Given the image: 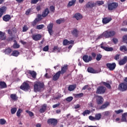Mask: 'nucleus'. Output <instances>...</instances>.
<instances>
[{"label":"nucleus","mask_w":127,"mask_h":127,"mask_svg":"<svg viewBox=\"0 0 127 127\" xmlns=\"http://www.w3.org/2000/svg\"><path fill=\"white\" fill-rule=\"evenodd\" d=\"M106 66L110 71H114L115 69H116V67H117V64L115 63L112 64L107 63L106 64Z\"/></svg>","instance_id":"9"},{"label":"nucleus","mask_w":127,"mask_h":127,"mask_svg":"<svg viewBox=\"0 0 127 127\" xmlns=\"http://www.w3.org/2000/svg\"><path fill=\"white\" fill-rule=\"evenodd\" d=\"M56 50H57L58 52H60L61 49L59 48L57 46H54L53 49V52H54V51H56Z\"/></svg>","instance_id":"40"},{"label":"nucleus","mask_w":127,"mask_h":127,"mask_svg":"<svg viewBox=\"0 0 127 127\" xmlns=\"http://www.w3.org/2000/svg\"><path fill=\"white\" fill-rule=\"evenodd\" d=\"M103 35H104V37H105V38H111V37L116 35V31L107 30L103 33Z\"/></svg>","instance_id":"3"},{"label":"nucleus","mask_w":127,"mask_h":127,"mask_svg":"<svg viewBox=\"0 0 127 127\" xmlns=\"http://www.w3.org/2000/svg\"><path fill=\"white\" fill-rule=\"evenodd\" d=\"M49 12H50V11H49V8H46L42 12V17H46V16H47L48 14H49Z\"/></svg>","instance_id":"22"},{"label":"nucleus","mask_w":127,"mask_h":127,"mask_svg":"<svg viewBox=\"0 0 127 127\" xmlns=\"http://www.w3.org/2000/svg\"><path fill=\"white\" fill-rule=\"evenodd\" d=\"M19 55V52L17 51H13L11 54L12 56H14L15 57H17Z\"/></svg>","instance_id":"32"},{"label":"nucleus","mask_w":127,"mask_h":127,"mask_svg":"<svg viewBox=\"0 0 127 127\" xmlns=\"http://www.w3.org/2000/svg\"><path fill=\"white\" fill-rule=\"evenodd\" d=\"M104 37V35H103V33L100 35V36H99L97 38H96V40H99V39H101L102 38H103Z\"/></svg>","instance_id":"61"},{"label":"nucleus","mask_w":127,"mask_h":127,"mask_svg":"<svg viewBox=\"0 0 127 127\" xmlns=\"http://www.w3.org/2000/svg\"><path fill=\"white\" fill-rule=\"evenodd\" d=\"M6 9H7V8L4 6L0 8V18H1L2 15L6 12Z\"/></svg>","instance_id":"13"},{"label":"nucleus","mask_w":127,"mask_h":127,"mask_svg":"<svg viewBox=\"0 0 127 127\" xmlns=\"http://www.w3.org/2000/svg\"><path fill=\"white\" fill-rule=\"evenodd\" d=\"M41 37H42V36L39 34H34L32 36V39L35 41H38V40H40V39H41Z\"/></svg>","instance_id":"15"},{"label":"nucleus","mask_w":127,"mask_h":127,"mask_svg":"<svg viewBox=\"0 0 127 127\" xmlns=\"http://www.w3.org/2000/svg\"><path fill=\"white\" fill-rule=\"evenodd\" d=\"M118 89L122 92H126L127 90V83L126 82H122L119 85Z\"/></svg>","instance_id":"6"},{"label":"nucleus","mask_w":127,"mask_h":127,"mask_svg":"<svg viewBox=\"0 0 127 127\" xmlns=\"http://www.w3.org/2000/svg\"><path fill=\"white\" fill-rule=\"evenodd\" d=\"M102 57H103V56L101 54H97L96 58L97 61H100L102 59Z\"/></svg>","instance_id":"39"},{"label":"nucleus","mask_w":127,"mask_h":127,"mask_svg":"<svg viewBox=\"0 0 127 127\" xmlns=\"http://www.w3.org/2000/svg\"><path fill=\"white\" fill-rule=\"evenodd\" d=\"M67 70H68V65H64L63 66L61 67V70L58 71L54 75H53V80L54 81H57V80L60 78L61 75L65 74V72H67Z\"/></svg>","instance_id":"1"},{"label":"nucleus","mask_w":127,"mask_h":127,"mask_svg":"<svg viewBox=\"0 0 127 127\" xmlns=\"http://www.w3.org/2000/svg\"><path fill=\"white\" fill-rule=\"evenodd\" d=\"M103 84L104 86H105V87H107L108 89H111L112 87L111 86V85L110 83L106 82H103Z\"/></svg>","instance_id":"36"},{"label":"nucleus","mask_w":127,"mask_h":127,"mask_svg":"<svg viewBox=\"0 0 127 127\" xmlns=\"http://www.w3.org/2000/svg\"><path fill=\"white\" fill-rule=\"evenodd\" d=\"M38 21H39L38 18H35V19L33 21L32 25H33V26H35Z\"/></svg>","instance_id":"44"},{"label":"nucleus","mask_w":127,"mask_h":127,"mask_svg":"<svg viewBox=\"0 0 127 127\" xmlns=\"http://www.w3.org/2000/svg\"><path fill=\"white\" fill-rule=\"evenodd\" d=\"M106 92V87L104 86H99L97 89L96 94H100L101 95L105 94Z\"/></svg>","instance_id":"8"},{"label":"nucleus","mask_w":127,"mask_h":127,"mask_svg":"<svg viewBox=\"0 0 127 127\" xmlns=\"http://www.w3.org/2000/svg\"><path fill=\"white\" fill-rule=\"evenodd\" d=\"M26 113L28 114L29 117H34V113L31 111H29V110H26Z\"/></svg>","instance_id":"41"},{"label":"nucleus","mask_w":127,"mask_h":127,"mask_svg":"<svg viewBox=\"0 0 127 127\" xmlns=\"http://www.w3.org/2000/svg\"><path fill=\"white\" fill-rule=\"evenodd\" d=\"M120 51H123V50H124L125 52L127 51V47L126 46H122L120 48Z\"/></svg>","instance_id":"43"},{"label":"nucleus","mask_w":127,"mask_h":127,"mask_svg":"<svg viewBox=\"0 0 127 127\" xmlns=\"http://www.w3.org/2000/svg\"><path fill=\"white\" fill-rule=\"evenodd\" d=\"M2 19L3 21L7 22L11 19V16L10 15L6 14L2 17Z\"/></svg>","instance_id":"19"},{"label":"nucleus","mask_w":127,"mask_h":127,"mask_svg":"<svg viewBox=\"0 0 127 127\" xmlns=\"http://www.w3.org/2000/svg\"><path fill=\"white\" fill-rule=\"evenodd\" d=\"M113 42L114 43V44H117V43H118V42H119V40H118V39L114 38L112 39Z\"/></svg>","instance_id":"60"},{"label":"nucleus","mask_w":127,"mask_h":127,"mask_svg":"<svg viewBox=\"0 0 127 127\" xmlns=\"http://www.w3.org/2000/svg\"><path fill=\"white\" fill-rule=\"evenodd\" d=\"M47 124L48 125H49V126L56 127V126H57V124H58V120H57L56 119L51 118L48 120Z\"/></svg>","instance_id":"5"},{"label":"nucleus","mask_w":127,"mask_h":127,"mask_svg":"<svg viewBox=\"0 0 127 127\" xmlns=\"http://www.w3.org/2000/svg\"><path fill=\"white\" fill-rule=\"evenodd\" d=\"M42 0H31V4H36L38 1H41Z\"/></svg>","instance_id":"45"},{"label":"nucleus","mask_w":127,"mask_h":127,"mask_svg":"<svg viewBox=\"0 0 127 127\" xmlns=\"http://www.w3.org/2000/svg\"><path fill=\"white\" fill-rule=\"evenodd\" d=\"M43 28H44V25H43V24L37 25V26H36L37 29L40 30V29H42Z\"/></svg>","instance_id":"49"},{"label":"nucleus","mask_w":127,"mask_h":127,"mask_svg":"<svg viewBox=\"0 0 127 127\" xmlns=\"http://www.w3.org/2000/svg\"><path fill=\"white\" fill-rule=\"evenodd\" d=\"M6 35H5V32H1L0 31V40H6Z\"/></svg>","instance_id":"23"},{"label":"nucleus","mask_w":127,"mask_h":127,"mask_svg":"<svg viewBox=\"0 0 127 127\" xmlns=\"http://www.w3.org/2000/svg\"><path fill=\"white\" fill-rule=\"evenodd\" d=\"M5 123H6V121L4 119H0V124L1 125H5Z\"/></svg>","instance_id":"50"},{"label":"nucleus","mask_w":127,"mask_h":127,"mask_svg":"<svg viewBox=\"0 0 127 127\" xmlns=\"http://www.w3.org/2000/svg\"><path fill=\"white\" fill-rule=\"evenodd\" d=\"M119 6V3L116 2H113L108 4V10H115L118 8Z\"/></svg>","instance_id":"4"},{"label":"nucleus","mask_w":127,"mask_h":127,"mask_svg":"<svg viewBox=\"0 0 127 127\" xmlns=\"http://www.w3.org/2000/svg\"><path fill=\"white\" fill-rule=\"evenodd\" d=\"M103 45H104V43H102L100 44V48H102V49H104L105 50V51H113L114 50V48L112 47H104Z\"/></svg>","instance_id":"16"},{"label":"nucleus","mask_w":127,"mask_h":127,"mask_svg":"<svg viewBox=\"0 0 127 127\" xmlns=\"http://www.w3.org/2000/svg\"><path fill=\"white\" fill-rule=\"evenodd\" d=\"M87 71L88 73H91L92 74H97L99 73L98 70H94L93 67H89L87 68Z\"/></svg>","instance_id":"24"},{"label":"nucleus","mask_w":127,"mask_h":127,"mask_svg":"<svg viewBox=\"0 0 127 127\" xmlns=\"http://www.w3.org/2000/svg\"><path fill=\"white\" fill-rule=\"evenodd\" d=\"M7 87V85L4 81H0V88H1V89H4Z\"/></svg>","instance_id":"30"},{"label":"nucleus","mask_w":127,"mask_h":127,"mask_svg":"<svg viewBox=\"0 0 127 127\" xmlns=\"http://www.w3.org/2000/svg\"><path fill=\"white\" fill-rule=\"evenodd\" d=\"M76 88V85L75 86L74 85H70L68 87V91H74V89H75Z\"/></svg>","instance_id":"42"},{"label":"nucleus","mask_w":127,"mask_h":127,"mask_svg":"<svg viewBox=\"0 0 127 127\" xmlns=\"http://www.w3.org/2000/svg\"><path fill=\"white\" fill-rule=\"evenodd\" d=\"M28 30V28L26 25H25L23 27V32H26Z\"/></svg>","instance_id":"57"},{"label":"nucleus","mask_w":127,"mask_h":127,"mask_svg":"<svg viewBox=\"0 0 127 127\" xmlns=\"http://www.w3.org/2000/svg\"><path fill=\"white\" fill-rule=\"evenodd\" d=\"M42 15L41 14H38V18H38V20H39H39H41V19H42Z\"/></svg>","instance_id":"63"},{"label":"nucleus","mask_w":127,"mask_h":127,"mask_svg":"<svg viewBox=\"0 0 127 127\" xmlns=\"http://www.w3.org/2000/svg\"><path fill=\"white\" fill-rule=\"evenodd\" d=\"M83 96L84 94L83 93H81L76 94L75 97H76V98H82V97H83Z\"/></svg>","instance_id":"55"},{"label":"nucleus","mask_w":127,"mask_h":127,"mask_svg":"<svg viewBox=\"0 0 127 127\" xmlns=\"http://www.w3.org/2000/svg\"><path fill=\"white\" fill-rule=\"evenodd\" d=\"M65 20L64 19H59L56 20V23L57 24H61L63 22H64Z\"/></svg>","instance_id":"37"},{"label":"nucleus","mask_w":127,"mask_h":127,"mask_svg":"<svg viewBox=\"0 0 127 127\" xmlns=\"http://www.w3.org/2000/svg\"><path fill=\"white\" fill-rule=\"evenodd\" d=\"M115 113L117 114V115H119V114H121V113H124V110L122 109H119V110H115Z\"/></svg>","instance_id":"54"},{"label":"nucleus","mask_w":127,"mask_h":127,"mask_svg":"<svg viewBox=\"0 0 127 127\" xmlns=\"http://www.w3.org/2000/svg\"><path fill=\"white\" fill-rule=\"evenodd\" d=\"M71 34L75 37H77L79 35V31L77 29H74L71 31Z\"/></svg>","instance_id":"27"},{"label":"nucleus","mask_w":127,"mask_h":127,"mask_svg":"<svg viewBox=\"0 0 127 127\" xmlns=\"http://www.w3.org/2000/svg\"><path fill=\"white\" fill-rule=\"evenodd\" d=\"M89 119L90 120V121H95V117L92 116H89Z\"/></svg>","instance_id":"64"},{"label":"nucleus","mask_w":127,"mask_h":127,"mask_svg":"<svg viewBox=\"0 0 127 127\" xmlns=\"http://www.w3.org/2000/svg\"><path fill=\"white\" fill-rule=\"evenodd\" d=\"M76 3V0H71L68 2V3L67 5V7H71L72 5H75Z\"/></svg>","instance_id":"28"},{"label":"nucleus","mask_w":127,"mask_h":127,"mask_svg":"<svg viewBox=\"0 0 127 127\" xmlns=\"http://www.w3.org/2000/svg\"><path fill=\"white\" fill-rule=\"evenodd\" d=\"M50 10L52 12H54L55 11V7L53 5H51L50 6Z\"/></svg>","instance_id":"52"},{"label":"nucleus","mask_w":127,"mask_h":127,"mask_svg":"<svg viewBox=\"0 0 127 127\" xmlns=\"http://www.w3.org/2000/svg\"><path fill=\"white\" fill-rule=\"evenodd\" d=\"M45 85L44 83L40 81L36 82L34 83V92H41L44 90Z\"/></svg>","instance_id":"2"},{"label":"nucleus","mask_w":127,"mask_h":127,"mask_svg":"<svg viewBox=\"0 0 127 127\" xmlns=\"http://www.w3.org/2000/svg\"><path fill=\"white\" fill-rule=\"evenodd\" d=\"M31 11V9H28L27 11H26L25 14H26V15H29V13H30Z\"/></svg>","instance_id":"62"},{"label":"nucleus","mask_w":127,"mask_h":127,"mask_svg":"<svg viewBox=\"0 0 127 127\" xmlns=\"http://www.w3.org/2000/svg\"><path fill=\"white\" fill-rule=\"evenodd\" d=\"M112 17H105L103 18L102 22L103 24H107V23H109V22L112 21Z\"/></svg>","instance_id":"20"},{"label":"nucleus","mask_w":127,"mask_h":127,"mask_svg":"<svg viewBox=\"0 0 127 127\" xmlns=\"http://www.w3.org/2000/svg\"><path fill=\"white\" fill-rule=\"evenodd\" d=\"M36 9L37 11H40V10H41V6L40 5H38L36 6Z\"/></svg>","instance_id":"59"},{"label":"nucleus","mask_w":127,"mask_h":127,"mask_svg":"<svg viewBox=\"0 0 127 127\" xmlns=\"http://www.w3.org/2000/svg\"><path fill=\"white\" fill-rule=\"evenodd\" d=\"M109 105H110V103L106 102L101 106L100 109H106L107 107H109Z\"/></svg>","instance_id":"33"},{"label":"nucleus","mask_w":127,"mask_h":127,"mask_svg":"<svg viewBox=\"0 0 127 127\" xmlns=\"http://www.w3.org/2000/svg\"><path fill=\"white\" fill-rule=\"evenodd\" d=\"M47 109V105L46 104H44L41 108L39 110V112L41 114H43V113H45L46 109Z\"/></svg>","instance_id":"26"},{"label":"nucleus","mask_w":127,"mask_h":127,"mask_svg":"<svg viewBox=\"0 0 127 127\" xmlns=\"http://www.w3.org/2000/svg\"><path fill=\"white\" fill-rule=\"evenodd\" d=\"M95 119L96 121H99L101 120V118H102V115L101 114H97L95 115Z\"/></svg>","instance_id":"34"},{"label":"nucleus","mask_w":127,"mask_h":127,"mask_svg":"<svg viewBox=\"0 0 127 127\" xmlns=\"http://www.w3.org/2000/svg\"><path fill=\"white\" fill-rule=\"evenodd\" d=\"M96 5L97 3L92 1H88L85 5L87 8H93V7H96Z\"/></svg>","instance_id":"10"},{"label":"nucleus","mask_w":127,"mask_h":127,"mask_svg":"<svg viewBox=\"0 0 127 127\" xmlns=\"http://www.w3.org/2000/svg\"><path fill=\"white\" fill-rule=\"evenodd\" d=\"M82 59L83 61H84V62H85L86 63H88L90 62V61H92L93 59L92 58V57L91 56H89L87 55H85L83 56Z\"/></svg>","instance_id":"11"},{"label":"nucleus","mask_w":127,"mask_h":127,"mask_svg":"<svg viewBox=\"0 0 127 127\" xmlns=\"http://www.w3.org/2000/svg\"><path fill=\"white\" fill-rule=\"evenodd\" d=\"M12 51V50L10 48H8L4 50V53H5V54H7V55H9V54L11 53Z\"/></svg>","instance_id":"31"},{"label":"nucleus","mask_w":127,"mask_h":127,"mask_svg":"<svg viewBox=\"0 0 127 127\" xmlns=\"http://www.w3.org/2000/svg\"><path fill=\"white\" fill-rule=\"evenodd\" d=\"M91 114V111L89 110H85L82 113V115L85 117L86 115H90Z\"/></svg>","instance_id":"35"},{"label":"nucleus","mask_w":127,"mask_h":127,"mask_svg":"<svg viewBox=\"0 0 127 127\" xmlns=\"http://www.w3.org/2000/svg\"><path fill=\"white\" fill-rule=\"evenodd\" d=\"M127 62V57L125 56L124 57L123 59L119 61V64L120 66H122L123 65H125V64H126Z\"/></svg>","instance_id":"21"},{"label":"nucleus","mask_w":127,"mask_h":127,"mask_svg":"<svg viewBox=\"0 0 127 127\" xmlns=\"http://www.w3.org/2000/svg\"><path fill=\"white\" fill-rule=\"evenodd\" d=\"M73 17L76 18V20H80V19L83 18V16L80 13H76L73 16Z\"/></svg>","instance_id":"25"},{"label":"nucleus","mask_w":127,"mask_h":127,"mask_svg":"<svg viewBox=\"0 0 127 127\" xmlns=\"http://www.w3.org/2000/svg\"><path fill=\"white\" fill-rule=\"evenodd\" d=\"M96 3L100 6V5H103V4L104 3V1H97Z\"/></svg>","instance_id":"53"},{"label":"nucleus","mask_w":127,"mask_h":127,"mask_svg":"<svg viewBox=\"0 0 127 127\" xmlns=\"http://www.w3.org/2000/svg\"><path fill=\"white\" fill-rule=\"evenodd\" d=\"M120 57H121V55L117 54L115 56L114 58L116 61H119V60H120Z\"/></svg>","instance_id":"46"},{"label":"nucleus","mask_w":127,"mask_h":127,"mask_svg":"<svg viewBox=\"0 0 127 127\" xmlns=\"http://www.w3.org/2000/svg\"><path fill=\"white\" fill-rule=\"evenodd\" d=\"M96 102L98 105H102L104 103V98L101 96H98L96 98Z\"/></svg>","instance_id":"17"},{"label":"nucleus","mask_w":127,"mask_h":127,"mask_svg":"<svg viewBox=\"0 0 127 127\" xmlns=\"http://www.w3.org/2000/svg\"><path fill=\"white\" fill-rule=\"evenodd\" d=\"M48 31L50 34V35H52L53 33V23H50L47 26Z\"/></svg>","instance_id":"12"},{"label":"nucleus","mask_w":127,"mask_h":127,"mask_svg":"<svg viewBox=\"0 0 127 127\" xmlns=\"http://www.w3.org/2000/svg\"><path fill=\"white\" fill-rule=\"evenodd\" d=\"M48 50H49V46H46L45 47H44L43 51L47 52Z\"/></svg>","instance_id":"58"},{"label":"nucleus","mask_w":127,"mask_h":127,"mask_svg":"<svg viewBox=\"0 0 127 127\" xmlns=\"http://www.w3.org/2000/svg\"><path fill=\"white\" fill-rule=\"evenodd\" d=\"M21 113H22V110L19 109L16 113L17 117H20V114H21Z\"/></svg>","instance_id":"47"},{"label":"nucleus","mask_w":127,"mask_h":127,"mask_svg":"<svg viewBox=\"0 0 127 127\" xmlns=\"http://www.w3.org/2000/svg\"><path fill=\"white\" fill-rule=\"evenodd\" d=\"M20 89L23 91H27L30 89V86L27 82H23L20 87Z\"/></svg>","instance_id":"7"},{"label":"nucleus","mask_w":127,"mask_h":127,"mask_svg":"<svg viewBox=\"0 0 127 127\" xmlns=\"http://www.w3.org/2000/svg\"><path fill=\"white\" fill-rule=\"evenodd\" d=\"M10 98L13 101H15V100H17V97L16 96V94H11Z\"/></svg>","instance_id":"38"},{"label":"nucleus","mask_w":127,"mask_h":127,"mask_svg":"<svg viewBox=\"0 0 127 127\" xmlns=\"http://www.w3.org/2000/svg\"><path fill=\"white\" fill-rule=\"evenodd\" d=\"M63 44L64 46H66V45H69V44H74V41L70 40L68 41L67 39H65L63 41Z\"/></svg>","instance_id":"18"},{"label":"nucleus","mask_w":127,"mask_h":127,"mask_svg":"<svg viewBox=\"0 0 127 127\" xmlns=\"http://www.w3.org/2000/svg\"><path fill=\"white\" fill-rule=\"evenodd\" d=\"M65 100L67 102H71L73 100V97H68L67 98H66Z\"/></svg>","instance_id":"56"},{"label":"nucleus","mask_w":127,"mask_h":127,"mask_svg":"<svg viewBox=\"0 0 127 127\" xmlns=\"http://www.w3.org/2000/svg\"><path fill=\"white\" fill-rule=\"evenodd\" d=\"M13 47L15 49H16L17 48H19V47H20V46H19V44H17V43H15L13 45Z\"/></svg>","instance_id":"51"},{"label":"nucleus","mask_w":127,"mask_h":127,"mask_svg":"<svg viewBox=\"0 0 127 127\" xmlns=\"http://www.w3.org/2000/svg\"><path fill=\"white\" fill-rule=\"evenodd\" d=\"M16 111H17V109H16V108H12L11 109V114L12 115H14L15 113H16Z\"/></svg>","instance_id":"48"},{"label":"nucleus","mask_w":127,"mask_h":127,"mask_svg":"<svg viewBox=\"0 0 127 127\" xmlns=\"http://www.w3.org/2000/svg\"><path fill=\"white\" fill-rule=\"evenodd\" d=\"M126 117H127V112L122 114V117L121 119V121L122 122L127 123V118H126Z\"/></svg>","instance_id":"29"},{"label":"nucleus","mask_w":127,"mask_h":127,"mask_svg":"<svg viewBox=\"0 0 127 127\" xmlns=\"http://www.w3.org/2000/svg\"><path fill=\"white\" fill-rule=\"evenodd\" d=\"M28 74L31 76L33 79H36V76H37V73L34 70H28L27 71Z\"/></svg>","instance_id":"14"}]
</instances>
